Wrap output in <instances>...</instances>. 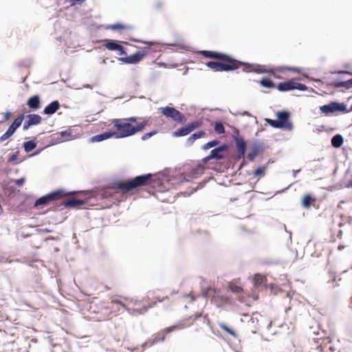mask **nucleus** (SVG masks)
I'll return each mask as SVG.
<instances>
[{"mask_svg": "<svg viewBox=\"0 0 352 352\" xmlns=\"http://www.w3.org/2000/svg\"><path fill=\"white\" fill-rule=\"evenodd\" d=\"M138 118L131 117L128 118H117L111 121V124L116 129L113 131L117 138H123L135 135L142 131L144 127L149 124V120L144 119L138 122Z\"/></svg>", "mask_w": 352, "mask_h": 352, "instance_id": "obj_1", "label": "nucleus"}, {"mask_svg": "<svg viewBox=\"0 0 352 352\" xmlns=\"http://www.w3.org/2000/svg\"><path fill=\"white\" fill-rule=\"evenodd\" d=\"M166 299H168L167 296L162 298L155 296L153 298L146 296L141 300L124 298V300L126 301V304L123 305V309L132 316H138L146 313L149 309L155 306L157 302H162Z\"/></svg>", "mask_w": 352, "mask_h": 352, "instance_id": "obj_2", "label": "nucleus"}, {"mask_svg": "<svg viewBox=\"0 0 352 352\" xmlns=\"http://www.w3.org/2000/svg\"><path fill=\"white\" fill-rule=\"evenodd\" d=\"M153 176L152 174L148 173L130 179L118 181L114 182L111 188L115 190H120L123 193H127L131 190L150 185Z\"/></svg>", "mask_w": 352, "mask_h": 352, "instance_id": "obj_3", "label": "nucleus"}, {"mask_svg": "<svg viewBox=\"0 0 352 352\" xmlns=\"http://www.w3.org/2000/svg\"><path fill=\"white\" fill-rule=\"evenodd\" d=\"M201 55L206 58L217 59L221 60L219 63V72L233 71L240 67L242 63L233 58L228 54L214 52L203 50L199 52Z\"/></svg>", "mask_w": 352, "mask_h": 352, "instance_id": "obj_4", "label": "nucleus"}, {"mask_svg": "<svg viewBox=\"0 0 352 352\" xmlns=\"http://www.w3.org/2000/svg\"><path fill=\"white\" fill-rule=\"evenodd\" d=\"M277 120L266 118L265 122L271 126L276 129H281L285 131H292L293 124L290 120V113L285 111H278L276 113Z\"/></svg>", "mask_w": 352, "mask_h": 352, "instance_id": "obj_5", "label": "nucleus"}, {"mask_svg": "<svg viewBox=\"0 0 352 352\" xmlns=\"http://www.w3.org/2000/svg\"><path fill=\"white\" fill-rule=\"evenodd\" d=\"M192 316L190 318L185 319L183 320L179 321L178 323H177L175 325L166 327L155 334L153 336L152 338V344H156L160 342H164L166 339V336L167 334L176 331V330H180L184 328H186L188 327H190L192 323L190 322Z\"/></svg>", "mask_w": 352, "mask_h": 352, "instance_id": "obj_6", "label": "nucleus"}, {"mask_svg": "<svg viewBox=\"0 0 352 352\" xmlns=\"http://www.w3.org/2000/svg\"><path fill=\"white\" fill-rule=\"evenodd\" d=\"M152 45H153L151 44L149 47H145L142 50L138 51L132 55L120 57L118 60L125 64H137L148 54Z\"/></svg>", "mask_w": 352, "mask_h": 352, "instance_id": "obj_7", "label": "nucleus"}, {"mask_svg": "<svg viewBox=\"0 0 352 352\" xmlns=\"http://www.w3.org/2000/svg\"><path fill=\"white\" fill-rule=\"evenodd\" d=\"M67 195L65 193L63 190H58L40 197L34 203V207H37L41 205H46L50 201L60 199Z\"/></svg>", "mask_w": 352, "mask_h": 352, "instance_id": "obj_8", "label": "nucleus"}, {"mask_svg": "<svg viewBox=\"0 0 352 352\" xmlns=\"http://www.w3.org/2000/svg\"><path fill=\"white\" fill-rule=\"evenodd\" d=\"M280 91H288L294 89L300 91H307V87L299 82H297L295 79H291L288 81L280 82L276 86Z\"/></svg>", "mask_w": 352, "mask_h": 352, "instance_id": "obj_9", "label": "nucleus"}, {"mask_svg": "<svg viewBox=\"0 0 352 352\" xmlns=\"http://www.w3.org/2000/svg\"><path fill=\"white\" fill-rule=\"evenodd\" d=\"M228 149V146L226 144L221 145L216 148L212 149L210 155L207 157H204L202 160V162L204 164H206L208 162H209L211 160H222L224 159L226 155L225 154V152L227 151Z\"/></svg>", "mask_w": 352, "mask_h": 352, "instance_id": "obj_10", "label": "nucleus"}, {"mask_svg": "<svg viewBox=\"0 0 352 352\" xmlns=\"http://www.w3.org/2000/svg\"><path fill=\"white\" fill-rule=\"evenodd\" d=\"M160 112L166 118H170L175 122L183 123L185 121L183 114L173 107H162L160 108Z\"/></svg>", "mask_w": 352, "mask_h": 352, "instance_id": "obj_11", "label": "nucleus"}, {"mask_svg": "<svg viewBox=\"0 0 352 352\" xmlns=\"http://www.w3.org/2000/svg\"><path fill=\"white\" fill-rule=\"evenodd\" d=\"M24 119V116H19L13 122L10 124L8 130L0 137V142H4L9 138H10L16 131V130L21 126Z\"/></svg>", "mask_w": 352, "mask_h": 352, "instance_id": "obj_12", "label": "nucleus"}, {"mask_svg": "<svg viewBox=\"0 0 352 352\" xmlns=\"http://www.w3.org/2000/svg\"><path fill=\"white\" fill-rule=\"evenodd\" d=\"M24 119V116H19L13 122L10 124L8 130L0 137V142H4L9 138H10L16 131V130L21 126Z\"/></svg>", "mask_w": 352, "mask_h": 352, "instance_id": "obj_13", "label": "nucleus"}, {"mask_svg": "<svg viewBox=\"0 0 352 352\" xmlns=\"http://www.w3.org/2000/svg\"><path fill=\"white\" fill-rule=\"evenodd\" d=\"M253 70L258 74L274 73L275 72L292 71L298 73L300 72V69L296 67H278V68H267L265 65H257Z\"/></svg>", "mask_w": 352, "mask_h": 352, "instance_id": "obj_14", "label": "nucleus"}, {"mask_svg": "<svg viewBox=\"0 0 352 352\" xmlns=\"http://www.w3.org/2000/svg\"><path fill=\"white\" fill-rule=\"evenodd\" d=\"M202 125V122L196 120L192 122L184 127L178 129L173 133V135L175 137L186 136L190 133L195 129L199 128Z\"/></svg>", "mask_w": 352, "mask_h": 352, "instance_id": "obj_15", "label": "nucleus"}, {"mask_svg": "<svg viewBox=\"0 0 352 352\" xmlns=\"http://www.w3.org/2000/svg\"><path fill=\"white\" fill-rule=\"evenodd\" d=\"M229 289L232 292L237 295V299L241 302H247L246 298L248 297V295L245 294V292L243 291V288L241 286H239L234 283H230L229 284Z\"/></svg>", "mask_w": 352, "mask_h": 352, "instance_id": "obj_16", "label": "nucleus"}, {"mask_svg": "<svg viewBox=\"0 0 352 352\" xmlns=\"http://www.w3.org/2000/svg\"><path fill=\"white\" fill-rule=\"evenodd\" d=\"M42 118L38 114H29L23 124V129L27 130L32 125H36L41 122Z\"/></svg>", "mask_w": 352, "mask_h": 352, "instance_id": "obj_17", "label": "nucleus"}, {"mask_svg": "<svg viewBox=\"0 0 352 352\" xmlns=\"http://www.w3.org/2000/svg\"><path fill=\"white\" fill-rule=\"evenodd\" d=\"M87 202V201L85 199L72 198L63 201L62 205H63L65 208H80L81 206L85 205Z\"/></svg>", "mask_w": 352, "mask_h": 352, "instance_id": "obj_18", "label": "nucleus"}, {"mask_svg": "<svg viewBox=\"0 0 352 352\" xmlns=\"http://www.w3.org/2000/svg\"><path fill=\"white\" fill-rule=\"evenodd\" d=\"M341 280L342 278L340 276V274H338L336 272L333 271L329 272V280L327 283L329 284V288L334 289L340 286L339 282Z\"/></svg>", "mask_w": 352, "mask_h": 352, "instance_id": "obj_19", "label": "nucleus"}, {"mask_svg": "<svg viewBox=\"0 0 352 352\" xmlns=\"http://www.w3.org/2000/svg\"><path fill=\"white\" fill-rule=\"evenodd\" d=\"M343 105L340 104L336 102H331L329 104H325L320 107V111L325 113L328 114L329 113H333L337 111H341L343 109L342 107Z\"/></svg>", "mask_w": 352, "mask_h": 352, "instance_id": "obj_20", "label": "nucleus"}, {"mask_svg": "<svg viewBox=\"0 0 352 352\" xmlns=\"http://www.w3.org/2000/svg\"><path fill=\"white\" fill-rule=\"evenodd\" d=\"M316 201L315 197L310 194L305 195L301 199V205L304 208H309L311 206H314Z\"/></svg>", "mask_w": 352, "mask_h": 352, "instance_id": "obj_21", "label": "nucleus"}, {"mask_svg": "<svg viewBox=\"0 0 352 352\" xmlns=\"http://www.w3.org/2000/svg\"><path fill=\"white\" fill-rule=\"evenodd\" d=\"M112 137H115L113 131H106L102 133H100V134H98V135L91 137L90 139V142H100V141L109 139Z\"/></svg>", "mask_w": 352, "mask_h": 352, "instance_id": "obj_22", "label": "nucleus"}, {"mask_svg": "<svg viewBox=\"0 0 352 352\" xmlns=\"http://www.w3.org/2000/svg\"><path fill=\"white\" fill-rule=\"evenodd\" d=\"M104 46L110 51L122 50V45L119 44V41H118L106 39L104 41Z\"/></svg>", "mask_w": 352, "mask_h": 352, "instance_id": "obj_23", "label": "nucleus"}, {"mask_svg": "<svg viewBox=\"0 0 352 352\" xmlns=\"http://www.w3.org/2000/svg\"><path fill=\"white\" fill-rule=\"evenodd\" d=\"M27 105L32 110H37L41 107V100L38 95L30 97L28 102Z\"/></svg>", "mask_w": 352, "mask_h": 352, "instance_id": "obj_24", "label": "nucleus"}, {"mask_svg": "<svg viewBox=\"0 0 352 352\" xmlns=\"http://www.w3.org/2000/svg\"><path fill=\"white\" fill-rule=\"evenodd\" d=\"M204 164H205L202 162V163H199L192 167L190 172L191 175L196 178L202 175L206 168Z\"/></svg>", "mask_w": 352, "mask_h": 352, "instance_id": "obj_25", "label": "nucleus"}, {"mask_svg": "<svg viewBox=\"0 0 352 352\" xmlns=\"http://www.w3.org/2000/svg\"><path fill=\"white\" fill-rule=\"evenodd\" d=\"M60 107L58 101L55 100L52 102L44 109L43 113L47 115H52Z\"/></svg>", "mask_w": 352, "mask_h": 352, "instance_id": "obj_26", "label": "nucleus"}, {"mask_svg": "<svg viewBox=\"0 0 352 352\" xmlns=\"http://www.w3.org/2000/svg\"><path fill=\"white\" fill-rule=\"evenodd\" d=\"M236 148L238 158L243 157L246 150V142L243 139L238 140L236 141Z\"/></svg>", "mask_w": 352, "mask_h": 352, "instance_id": "obj_27", "label": "nucleus"}, {"mask_svg": "<svg viewBox=\"0 0 352 352\" xmlns=\"http://www.w3.org/2000/svg\"><path fill=\"white\" fill-rule=\"evenodd\" d=\"M330 85L335 88L345 87L346 89L352 88V79L346 81H333Z\"/></svg>", "mask_w": 352, "mask_h": 352, "instance_id": "obj_28", "label": "nucleus"}, {"mask_svg": "<svg viewBox=\"0 0 352 352\" xmlns=\"http://www.w3.org/2000/svg\"><path fill=\"white\" fill-rule=\"evenodd\" d=\"M254 286L258 287L263 286L265 284L267 278L265 276L261 274H256L254 277Z\"/></svg>", "mask_w": 352, "mask_h": 352, "instance_id": "obj_29", "label": "nucleus"}, {"mask_svg": "<svg viewBox=\"0 0 352 352\" xmlns=\"http://www.w3.org/2000/svg\"><path fill=\"white\" fill-rule=\"evenodd\" d=\"M344 140L341 135L337 134L331 139V144L335 148H340L343 144Z\"/></svg>", "mask_w": 352, "mask_h": 352, "instance_id": "obj_30", "label": "nucleus"}, {"mask_svg": "<svg viewBox=\"0 0 352 352\" xmlns=\"http://www.w3.org/2000/svg\"><path fill=\"white\" fill-rule=\"evenodd\" d=\"M109 29H111L112 30H131L132 27L127 25H124L122 23H116V24H112L109 25L108 26Z\"/></svg>", "mask_w": 352, "mask_h": 352, "instance_id": "obj_31", "label": "nucleus"}, {"mask_svg": "<svg viewBox=\"0 0 352 352\" xmlns=\"http://www.w3.org/2000/svg\"><path fill=\"white\" fill-rule=\"evenodd\" d=\"M215 294H216V290L211 287H206V288H204L202 289L201 295L205 298H208V297L214 298Z\"/></svg>", "mask_w": 352, "mask_h": 352, "instance_id": "obj_32", "label": "nucleus"}, {"mask_svg": "<svg viewBox=\"0 0 352 352\" xmlns=\"http://www.w3.org/2000/svg\"><path fill=\"white\" fill-rule=\"evenodd\" d=\"M219 327L221 330H223L224 332L228 333L229 335L232 336L234 338H236L237 335L235 333L234 330L228 327L226 324L224 323H219Z\"/></svg>", "mask_w": 352, "mask_h": 352, "instance_id": "obj_33", "label": "nucleus"}, {"mask_svg": "<svg viewBox=\"0 0 352 352\" xmlns=\"http://www.w3.org/2000/svg\"><path fill=\"white\" fill-rule=\"evenodd\" d=\"M36 143L33 140L25 142L23 144V148L26 153H29V152L32 151V150H34L36 148Z\"/></svg>", "mask_w": 352, "mask_h": 352, "instance_id": "obj_34", "label": "nucleus"}, {"mask_svg": "<svg viewBox=\"0 0 352 352\" xmlns=\"http://www.w3.org/2000/svg\"><path fill=\"white\" fill-rule=\"evenodd\" d=\"M260 85L266 88H273L275 87L274 82L268 78H263L259 82Z\"/></svg>", "mask_w": 352, "mask_h": 352, "instance_id": "obj_35", "label": "nucleus"}, {"mask_svg": "<svg viewBox=\"0 0 352 352\" xmlns=\"http://www.w3.org/2000/svg\"><path fill=\"white\" fill-rule=\"evenodd\" d=\"M214 131L218 134H223L225 133V128L221 122H215Z\"/></svg>", "mask_w": 352, "mask_h": 352, "instance_id": "obj_36", "label": "nucleus"}, {"mask_svg": "<svg viewBox=\"0 0 352 352\" xmlns=\"http://www.w3.org/2000/svg\"><path fill=\"white\" fill-rule=\"evenodd\" d=\"M219 144V141L217 140H214L212 141L208 142L206 144L202 146L203 150H208L210 148L214 147Z\"/></svg>", "mask_w": 352, "mask_h": 352, "instance_id": "obj_37", "label": "nucleus"}, {"mask_svg": "<svg viewBox=\"0 0 352 352\" xmlns=\"http://www.w3.org/2000/svg\"><path fill=\"white\" fill-rule=\"evenodd\" d=\"M219 63L216 61H209L206 63V66L214 72H219Z\"/></svg>", "mask_w": 352, "mask_h": 352, "instance_id": "obj_38", "label": "nucleus"}, {"mask_svg": "<svg viewBox=\"0 0 352 352\" xmlns=\"http://www.w3.org/2000/svg\"><path fill=\"white\" fill-rule=\"evenodd\" d=\"M258 153V150L257 148H254L251 152H250L248 155H247V158L248 159V160L250 161H254V160L255 159V157L257 156Z\"/></svg>", "mask_w": 352, "mask_h": 352, "instance_id": "obj_39", "label": "nucleus"}, {"mask_svg": "<svg viewBox=\"0 0 352 352\" xmlns=\"http://www.w3.org/2000/svg\"><path fill=\"white\" fill-rule=\"evenodd\" d=\"M59 135L60 136L59 138V140H61V141H65V140H69V137L71 135V133L67 131H62L59 133Z\"/></svg>", "mask_w": 352, "mask_h": 352, "instance_id": "obj_40", "label": "nucleus"}, {"mask_svg": "<svg viewBox=\"0 0 352 352\" xmlns=\"http://www.w3.org/2000/svg\"><path fill=\"white\" fill-rule=\"evenodd\" d=\"M265 169L266 168L265 166L258 168L254 170V175L255 177L263 176L265 175Z\"/></svg>", "mask_w": 352, "mask_h": 352, "instance_id": "obj_41", "label": "nucleus"}, {"mask_svg": "<svg viewBox=\"0 0 352 352\" xmlns=\"http://www.w3.org/2000/svg\"><path fill=\"white\" fill-rule=\"evenodd\" d=\"M19 151L15 152L14 153L10 155L8 159V163H12L18 160L19 157Z\"/></svg>", "mask_w": 352, "mask_h": 352, "instance_id": "obj_42", "label": "nucleus"}, {"mask_svg": "<svg viewBox=\"0 0 352 352\" xmlns=\"http://www.w3.org/2000/svg\"><path fill=\"white\" fill-rule=\"evenodd\" d=\"M111 305H119L123 308V305L126 304V301L124 300V301H122L120 300L117 299H113L111 302Z\"/></svg>", "mask_w": 352, "mask_h": 352, "instance_id": "obj_43", "label": "nucleus"}, {"mask_svg": "<svg viewBox=\"0 0 352 352\" xmlns=\"http://www.w3.org/2000/svg\"><path fill=\"white\" fill-rule=\"evenodd\" d=\"M192 135L195 140H197L199 138L205 137L206 135V133L204 131H200L197 133H193Z\"/></svg>", "mask_w": 352, "mask_h": 352, "instance_id": "obj_44", "label": "nucleus"}, {"mask_svg": "<svg viewBox=\"0 0 352 352\" xmlns=\"http://www.w3.org/2000/svg\"><path fill=\"white\" fill-rule=\"evenodd\" d=\"M155 133H156V131H152L150 133H145L144 135H142V140H147L148 138H151L152 135H153Z\"/></svg>", "mask_w": 352, "mask_h": 352, "instance_id": "obj_45", "label": "nucleus"}, {"mask_svg": "<svg viewBox=\"0 0 352 352\" xmlns=\"http://www.w3.org/2000/svg\"><path fill=\"white\" fill-rule=\"evenodd\" d=\"M14 182L18 186H21L24 184V182H25V179L24 178H20V179H15V180H14Z\"/></svg>", "mask_w": 352, "mask_h": 352, "instance_id": "obj_46", "label": "nucleus"}, {"mask_svg": "<svg viewBox=\"0 0 352 352\" xmlns=\"http://www.w3.org/2000/svg\"><path fill=\"white\" fill-rule=\"evenodd\" d=\"M117 52H118V55L121 56V57L127 56L126 52L122 45V50H117Z\"/></svg>", "mask_w": 352, "mask_h": 352, "instance_id": "obj_47", "label": "nucleus"}, {"mask_svg": "<svg viewBox=\"0 0 352 352\" xmlns=\"http://www.w3.org/2000/svg\"><path fill=\"white\" fill-rule=\"evenodd\" d=\"M196 140L195 139L194 136L192 135H191L188 139H187V144L188 145H192L194 142Z\"/></svg>", "mask_w": 352, "mask_h": 352, "instance_id": "obj_48", "label": "nucleus"}, {"mask_svg": "<svg viewBox=\"0 0 352 352\" xmlns=\"http://www.w3.org/2000/svg\"><path fill=\"white\" fill-rule=\"evenodd\" d=\"M72 5H74L76 3H82L85 0H67Z\"/></svg>", "mask_w": 352, "mask_h": 352, "instance_id": "obj_49", "label": "nucleus"}, {"mask_svg": "<svg viewBox=\"0 0 352 352\" xmlns=\"http://www.w3.org/2000/svg\"><path fill=\"white\" fill-rule=\"evenodd\" d=\"M154 7L156 9H161L163 8V3L162 2H157L155 3Z\"/></svg>", "mask_w": 352, "mask_h": 352, "instance_id": "obj_50", "label": "nucleus"}, {"mask_svg": "<svg viewBox=\"0 0 352 352\" xmlns=\"http://www.w3.org/2000/svg\"><path fill=\"white\" fill-rule=\"evenodd\" d=\"M10 112H6L4 113V116H3V120L4 121H7L10 119Z\"/></svg>", "mask_w": 352, "mask_h": 352, "instance_id": "obj_51", "label": "nucleus"}, {"mask_svg": "<svg viewBox=\"0 0 352 352\" xmlns=\"http://www.w3.org/2000/svg\"><path fill=\"white\" fill-rule=\"evenodd\" d=\"M187 296L190 298L191 301H195L197 298V296H195L192 293H190L189 294H188Z\"/></svg>", "mask_w": 352, "mask_h": 352, "instance_id": "obj_52", "label": "nucleus"}, {"mask_svg": "<svg viewBox=\"0 0 352 352\" xmlns=\"http://www.w3.org/2000/svg\"><path fill=\"white\" fill-rule=\"evenodd\" d=\"M347 188H352V179L349 182V183L346 184Z\"/></svg>", "mask_w": 352, "mask_h": 352, "instance_id": "obj_53", "label": "nucleus"}, {"mask_svg": "<svg viewBox=\"0 0 352 352\" xmlns=\"http://www.w3.org/2000/svg\"><path fill=\"white\" fill-rule=\"evenodd\" d=\"M254 315H255V314H253V316L250 318L249 322H250V321H252V323H254Z\"/></svg>", "mask_w": 352, "mask_h": 352, "instance_id": "obj_54", "label": "nucleus"}, {"mask_svg": "<svg viewBox=\"0 0 352 352\" xmlns=\"http://www.w3.org/2000/svg\"><path fill=\"white\" fill-rule=\"evenodd\" d=\"M200 316H201V314H199V315H195V318L196 319V318H199V317H200Z\"/></svg>", "mask_w": 352, "mask_h": 352, "instance_id": "obj_55", "label": "nucleus"}, {"mask_svg": "<svg viewBox=\"0 0 352 352\" xmlns=\"http://www.w3.org/2000/svg\"><path fill=\"white\" fill-rule=\"evenodd\" d=\"M318 349H319L320 352H322V348L321 347H318Z\"/></svg>", "mask_w": 352, "mask_h": 352, "instance_id": "obj_56", "label": "nucleus"}, {"mask_svg": "<svg viewBox=\"0 0 352 352\" xmlns=\"http://www.w3.org/2000/svg\"><path fill=\"white\" fill-rule=\"evenodd\" d=\"M244 164H245V161H243V162H242L241 166H243Z\"/></svg>", "mask_w": 352, "mask_h": 352, "instance_id": "obj_57", "label": "nucleus"}, {"mask_svg": "<svg viewBox=\"0 0 352 352\" xmlns=\"http://www.w3.org/2000/svg\"><path fill=\"white\" fill-rule=\"evenodd\" d=\"M245 317H248V316L247 314L243 315Z\"/></svg>", "mask_w": 352, "mask_h": 352, "instance_id": "obj_58", "label": "nucleus"}]
</instances>
